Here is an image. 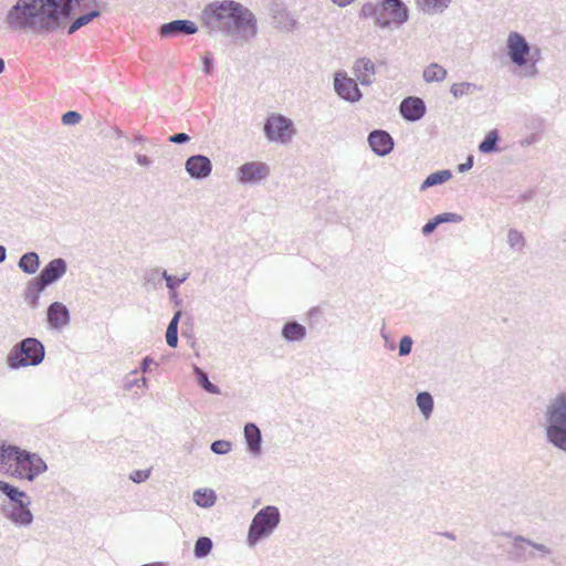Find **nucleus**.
I'll use <instances>...</instances> for the list:
<instances>
[{
	"mask_svg": "<svg viewBox=\"0 0 566 566\" xmlns=\"http://www.w3.org/2000/svg\"><path fill=\"white\" fill-rule=\"evenodd\" d=\"M83 7L97 4L96 0H18L8 11L6 23L12 31L46 35L64 28Z\"/></svg>",
	"mask_w": 566,
	"mask_h": 566,
	"instance_id": "nucleus-1",
	"label": "nucleus"
},
{
	"mask_svg": "<svg viewBox=\"0 0 566 566\" xmlns=\"http://www.w3.org/2000/svg\"><path fill=\"white\" fill-rule=\"evenodd\" d=\"M201 20L211 32H221L235 41H248L258 32L252 11L233 0L209 3L201 13Z\"/></svg>",
	"mask_w": 566,
	"mask_h": 566,
	"instance_id": "nucleus-2",
	"label": "nucleus"
},
{
	"mask_svg": "<svg viewBox=\"0 0 566 566\" xmlns=\"http://www.w3.org/2000/svg\"><path fill=\"white\" fill-rule=\"evenodd\" d=\"M544 432L548 444L566 453V392L552 398L544 412Z\"/></svg>",
	"mask_w": 566,
	"mask_h": 566,
	"instance_id": "nucleus-3",
	"label": "nucleus"
},
{
	"mask_svg": "<svg viewBox=\"0 0 566 566\" xmlns=\"http://www.w3.org/2000/svg\"><path fill=\"white\" fill-rule=\"evenodd\" d=\"M45 357L44 345L35 337H27L17 343L7 356L11 369L39 366Z\"/></svg>",
	"mask_w": 566,
	"mask_h": 566,
	"instance_id": "nucleus-4",
	"label": "nucleus"
},
{
	"mask_svg": "<svg viewBox=\"0 0 566 566\" xmlns=\"http://www.w3.org/2000/svg\"><path fill=\"white\" fill-rule=\"evenodd\" d=\"M281 522V513L274 505H266L261 509L252 518L247 542L253 547L261 541L270 537Z\"/></svg>",
	"mask_w": 566,
	"mask_h": 566,
	"instance_id": "nucleus-5",
	"label": "nucleus"
},
{
	"mask_svg": "<svg viewBox=\"0 0 566 566\" xmlns=\"http://www.w3.org/2000/svg\"><path fill=\"white\" fill-rule=\"evenodd\" d=\"M504 536L513 538L509 549L510 558L517 563H525L536 557H545L552 549L544 544L535 543L522 535H513L512 532L503 533Z\"/></svg>",
	"mask_w": 566,
	"mask_h": 566,
	"instance_id": "nucleus-6",
	"label": "nucleus"
},
{
	"mask_svg": "<svg viewBox=\"0 0 566 566\" xmlns=\"http://www.w3.org/2000/svg\"><path fill=\"white\" fill-rule=\"evenodd\" d=\"M48 470L45 461L35 452L25 449L20 450L11 476L19 480L34 481L36 476Z\"/></svg>",
	"mask_w": 566,
	"mask_h": 566,
	"instance_id": "nucleus-7",
	"label": "nucleus"
},
{
	"mask_svg": "<svg viewBox=\"0 0 566 566\" xmlns=\"http://www.w3.org/2000/svg\"><path fill=\"white\" fill-rule=\"evenodd\" d=\"M263 133L269 142L285 145L296 135V128L291 118L273 113L265 118Z\"/></svg>",
	"mask_w": 566,
	"mask_h": 566,
	"instance_id": "nucleus-8",
	"label": "nucleus"
},
{
	"mask_svg": "<svg viewBox=\"0 0 566 566\" xmlns=\"http://www.w3.org/2000/svg\"><path fill=\"white\" fill-rule=\"evenodd\" d=\"M507 56L517 67L526 66L531 54V44L516 31L510 32L506 41Z\"/></svg>",
	"mask_w": 566,
	"mask_h": 566,
	"instance_id": "nucleus-9",
	"label": "nucleus"
},
{
	"mask_svg": "<svg viewBox=\"0 0 566 566\" xmlns=\"http://www.w3.org/2000/svg\"><path fill=\"white\" fill-rule=\"evenodd\" d=\"M334 90L336 94L346 102L356 103L363 97V93L356 81L348 77L343 71H337L334 74Z\"/></svg>",
	"mask_w": 566,
	"mask_h": 566,
	"instance_id": "nucleus-10",
	"label": "nucleus"
},
{
	"mask_svg": "<svg viewBox=\"0 0 566 566\" xmlns=\"http://www.w3.org/2000/svg\"><path fill=\"white\" fill-rule=\"evenodd\" d=\"M30 503V500H25L13 505L3 504L0 506V512L15 526L28 527L34 520L33 513L29 507Z\"/></svg>",
	"mask_w": 566,
	"mask_h": 566,
	"instance_id": "nucleus-11",
	"label": "nucleus"
},
{
	"mask_svg": "<svg viewBox=\"0 0 566 566\" xmlns=\"http://www.w3.org/2000/svg\"><path fill=\"white\" fill-rule=\"evenodd\" d=\"M238 179L243 185L256 184L270 175V167L262 161H249L237 170Z\"/></svg>",
	"mask_w": 566,
	"mask_h": 566,
	"instance_id": "nucleus-12",
	"label": "nucleus"
},
{
	"mask_svg": "<svg viewBox=\"0 0 566 566\" xmlns=\"http://www.w3.org/2000/svg\"><path fill=\"white\" fill-rule=\"evenodd\" d=\"M185 169L192 179L203 180L211 175L212 163L205 155H191L185 163Z\"/></svg>",
	"mask_w": 566,
	"mask_h": 566,
	"instance_id": "nucleus-13",
	"label": "nucleus"
},
{
	"mask_svg": "<svg viewBox=\"0 0 566 566\" xmlns=\"http://www.w3.org/2000/svg\"><path fill=\"white\" fill-rule=\"evenodd\" d=\"M197 24L188 19H177L163 23L159 28V34L163 38H176L181 35H192L197 33Z\"/></svg>",
	"mask_w": 566,
	"mask_h": 566,
	"instance_id": "nucleus-14",
	"label": "nucleus"
},
{
	"mask_svg": "<svg viewBox=\"0 0 566 566\" xmlns=\"http://www.w3.org/2000/svg\"><path fill=\"white\" fill-rule=\"evenodd\" d=\"M426 104L417 96H408L403 98L399 105V113L407 122H418L426 115Z\"/></svg>",
	"mask_w": 566,
	"mask_h": 566,
	"instance_id": "nucleus-15",
	"label": "nucleus"
},
{
	"mask_svg": "<svg viewBox=\"0 0 566 566\" xmlns=\"http://www.w3.org/2000/svg\"><path fill=\"white\" fill-rule=\"evenodd\" d=\"M367 140L370 149L379 157L390 154L395 146L391 135L382 129L370 132Z\"/></svg>",
	"mask_w": 566,
	"mask_h": 566,
	"instance_id": "nucleus-16",
	"label": "nucleus"
},
{
	"mask_svg": "<svg viewBox=\"0 0 566 566\" xmlns=\"http://www.w3.org/2000/svg\"><path fill=\"white\" fill-rule=\"evenodd\" d=\"M46 322L52 329L60 331L71 322L67 306L61 302H53L46 308Z\"/></svg>",
	"mask_w": 566,
	"mask_h": 566,
	"instance_id": "nucleus-17",
	"label": "nucleus"
},
{
	"mask_svg": "<svg viewBox=\"0 0 566 566\" xmlns=\"http://www.w3.org/2000/svg\"><path fill=\"white\" fill-rule=\"evenodd\" d=\"M380 14H389L391 23L403 24L409 19V9L402 0H382L379 2Z\"/></svg>",
	"mask_w": 566,
	"mask_h": 566,
	"instance_id": "nucleus-18",
	"label": "nucleus"
},
{
	"mask_svg": "<svg viewBox=\"0 0 566 566\" xmlns=\"http://www.w3.org/2000/svg\"><path fill=\"white\" fill-rule=\"evenodd\" d=\"M67 271V263L62 258L51 260L38 274L49 285L56 283Z\"/></svg>",
	"mask_w": 566,
	"mask_h": 566,
	"instance_id": "nucleus-19",
	"label": "nucleus"
},
{
	"mask_svg": "<svg viewBox=\"0 0 566 566\" xmlns=\"http://www.w3.org/2000/svg\"><path fill=\"white\" fill-rule=\"evenodd\" d=\"M244 439L247 450L254 457L262 453V434L259 427L253 422H248L244 426Z\"/></svg>",
	"mask_w": 566,
	"mask_h": 566,
	"instance_id": "nucleus-20",
	"label": "nucleus"
},
{
	"mask_svg": "<svg viewBox=\"0 0 566 566\" xmlns=\"http://www.w3.org/2000/svg\"><path fill=\"white\" fill-rule=\"evenodd\" d=\"M50 286L46 282L42 281V279L38 275L32 279L24 291V300L32 308H38L40 305V295L41 293Z\"/></svg>",
	"mask_w": 566,
	"mask_h": 566,
	"instance_id": "nucleus-21",
	"label": "nucleus"
},
{
	"mask_svg": "<svg viewBox=\"0 0 566 566\" xmlns=\"http://www.w3.org/2000/svg\"><path fill=\"white\" fill-rule=\"evenodd\" d=\"M353 69L361 85H370L374 82L375 64L370 59H358Z\"/></svg>",
	"mask_w": 566,
	"mask_h": 566,
	"instance_id": "nucleus-22",
	"label": "nucleus"
},
{
	"mask_svg": "<svg viewBox=\"0 0 566 566\" xmlns=\"http://www.w3.org/2000/svg\"><path fill=\"white\" fill-rule=\"evenodd\" d=\"M281 337L289 343L301 342L306 337V328L297 321H287L281 329Z\"/></svg>",
	"mask_w": 566,
	"mask_h": 566,
	"instance_id": "nucleus-23",
	"label": "nucleus"
},
{
	"mask_svg": "<svg viewBox=\"0 0 566 566\" xmlns=\"http://www.w3.org/2000/svg\"><path fill=\"white\" fill-rule=\"evenodd\" d=\"M463 220V217L461 214L454 213V212H443L440 214H437L436 217L431 218L423 227H422V234L429 235L431 234L440 224L447 223V222H454L459 223Z\"/></svg>",
	"mask_w": 566,
	"mask_h": 566,
	"instance_id": "nucleus-24",
	"label": "nucleus"
},
{
	"mask_svg": "<svg viewBox=\"0 0 566 566\" xmlns=\"http://www.w3.org/2000/svg\"><path fill=\"white\" fill-rule=\"evenodd\" d=\"M359 15L363 18H375L376 25L380 28H389L391 25V20L388 19V17L380 14L379 3H364L360 9Z\"/></svg>",
	"mask_w": 566,
	"mask_h": 566,
	"instance_id": "nucleus-25",
	"label": "nucleus"
},
{
	"mask_svg": "<svg viewBox=\"0 0 566 566\" xmlns=\"http://www.w3.org/2000/svg\"><path fill=\"white\" fill-rule=\"evenodd\" d=\"M0 492L8 497L10 501L9 505L18 504L24 502L25 500H30L24 491H21L15 485L0 480Z\"/></svg>",
	"mask_w": 566,
	"mask_h": 566,
	"instance_id": "nucleus-26",
	"label": "nucleus"
},
{
	"mask_svg": "<svg viewBox=\"0 0 566 566\" xmlns=\"http://www.w3.org/2000/svg\"><path fill=\"white\" fill-rule=\"evenodd\" d=\"M39 254L34 251L22 254L18 261V268L25 274H34L40 268Z\"/></svg>",
	"mask_w": 566,
	"mask_h": 566,
	"instance_id": "nucleus-27",
	"label": "nucleus"
},
{
	"mask_svg": "<svg viewBox=\"0 0 566 566\" xmlns=\"http://www.w3.org/2000/svg\"><path fill=\"white\" fill-rule=\"evenodd\" d=\"M451 178L452 172L450 169L437 170L427 176V178L420 185V190L424 191L433 186L442 185Z\"/></svg>",
	"mask_w": 566,
	"mask_h": 566,
	"instance_id": "nucleus-28",
	"label": "nucleus"
},
{
	"mask_svg": "<svg viewBox=\"0 0 566 566\" xmlns=\"http://www.w3.org/2000/svg\"><path fill=\"white\" fill-rule=\"evenodd\" d=\"M450 2L451 0H416L418 8L429 14L443 12Z\"/></svg>",
	"mask_w": 566,
	"mask_h": 566,
	"instance_id": "nucleus-29",
	"label": "nucleus"
},
{
	"mask_svg": "<svg viewBox=\"0 0 566 566\" xmlns=\"http://www.w3.org/2000/svg\"><path fill=\"white\" fill-rule=\"evenodd\" d=\"M216 501V492L211 489H199L193 492V502L200 507H211Z\"/></svg>",
	"mask_w": 566,
	"mask_h": 566,
	"instance_id": "nucleus-30",
	"label": "nucleus"
},
{
	"mask_svg": "<svg viewBox=\"0 0 566 566\" xmlns=\"http://www.w3.org/2000/svg\"><path fill=\"white\" fill-rule=\"evenodd\" d=\"M416 403L422 416L428 419L433 412L434 401L433 397L428 391H421L416 397Z\"/></svg>",
	"mask_w": 566,
	"mask_h": 566,
	"instance_id": "nucleus-31",
	"label": "nucleus"
},
{
	"mask_svg": "<svg viewBox=\"0 0 566 566\" xmlns=\"http://www.w3.org/2000/svg\"><path fill=\"white\" fill-rule=\"evenodd\" d=\"M500 142V134L497 129L490 130L483 140L479 144V151L482 154H492L499 150L497 144Z\"/></svg>",
	"mask_w": 566,
	"mask_h": 566,
	"instance_id": "nucleus-32",
	"label": "nucleus"
},
{
	"mask_svg": "<svg viewBox=\"0 0 566 566\" xmlns=\"http://www.w3.org/2000/svg\"><path fill=\"white\" fill-rule=\"evenodd\" d=\"M193 373H195V376H196L198 385L205 391H207L209 394H212V395H219L221 392L220 388L209 380V376H208V374L203 369H201L198 366H195L193 367Z\"/></svg>",
	"mask_w": 566,
	"mask_h": 566,
	"instance_id": "nucleus-33",
	"label": "nucleus"
},
{
	"mask_svg": "<svg viewBox=\"0 0 566 566\" xmlns=\"http://www.w3.org/2000/svg\"><path fill=\"white\" fill-rule=\"evenodd\" d=\"M422 76L427 83L441 82L447 76V70L438 63H431L423 70Z\"/></svg>",
	"mask_w": 566,
	"mask_h": 566,
	"instance_id": "nucleus-34",
	"label": "nucleus"
},
{
	"mask_svg": "<svg viewBox=\"0 0 566 566\" xmlns=\"http://www.w3.org/2000/svg\"><path fill=\"white\" fill-rule=\"evenodd\" d=\"M21 448L15 444H7L3 442L0 446V465L8 464L10 461L15 463Z\"/></svg>",
	"mask_w": 566,
	"mask_h": 566,
	"instance_id": "nucleus-35",
	"label": "nucleus"
},
{
	"mask_svg": "<svg viewBox=\"0 0 566 566\" xmlns=\"http://www.w3.org/2000/svg\"><path fill=\"white\" fill-rule=\"evenodd\" d=\"M213 547V542L208 536H200L193 546V555L196 558H205L207 557Z\"/></svg>",
	"mask_w": 566,
	"mask_h": 566,
	"instance_id": "nucleus-36",
	"label": "nucleus"
},
{
	"mask_svg": "<svg viewBox=\"0 0 566 566\" xmlns=\"http://www.w3.org/2000/svg\"><path fill=\"white\" fill-rule=\"evenodd\" d=\"M476 88H478V86L474 83H470V82L454 83L450 88V93L455 98H459L463 95L473 94Z\"/></svg>",
	"mask_w": 566,
	"mask_h": 566,
	"instance_id": "nucleus-37",
	"label": "nucleus"
},
{
	"mask_svg": "<svg viewBox=\"0 0 566 566\" xmlns=\"http://www.w3.org/2000/svg\"><path fill=\"white\" fill-rule=\"evenodd\" d=\"M189 273H185L181 277L170 275L166 270H163V279L166 281V286L170 293L175 291L188 279Z\"/></svg>",
	"mask_w": 566,
	"mask_h": 566,
	"instance_id": "nucleus-38",
	"label": "nucleus"
},
{
	"mask_svg": "<svg viewBox=\"0 0 566 566\" xmlns=\"http://www.w3.org/2000/svg\"><path fill=\"white\" fill-rule=\"evenodd\" d=\"M232 449V443L229 440H216L210 444V450L218 455L228 454Z\"/></svg>",
	"mask_w": 566,
	"mask_h": 566,
	"instance_id": "nucleus-39",
	"label": "nucleus"
},
{
	"mask_svg": "<svg viewBox=\"0 0 566 566\" xmlns=\"http://www.w3.org/2000/svg\"><path fill=\"white\" fill-rule=\"evenodd\" d=\"M507 242L512 249L518 248L521 250L525 243V240H524L523 234L520 231H517L515 229H511V230H509V233H507Z\"/></svg>",
	"mask_w": 566,
	"mask_h": 566,
	"instance_id": "nucleus-40",
	"label": "nucleus"
},
{
	"mask_svg": "<svg viewBox=\"0 0 566 566\" xmlns=\"http://www.w3.org/2000/svg\"><path fill=\"white\" fill-rule=\"evenodd\" d=\"M163 279V270L160 268H154L146 271L144 275V284L156 285Z\"/></svg>",
	"mask_w": 566,
	"mask_h": 566,
	"instance_id": "nucleus-41",
	"label": "nucleus"
},
{
	"mask_svg": "<svg viewBox=\"0 0 566 566\" xmlns=\"http://www.w3.org/2000/svg\"><path fill=\"white\" fill-rule=\"evenodd\" d=\"M91 21L87 17V14H82L77 18H75L71 24L69 25L67 28V34H73L75 33L77 30H80L82 27L88 24Z\"/></svg>",
	"mask_w": 566,
	"mask_h": 566,
	"instance_id": "nucleus-42",
	"label": "nucleus"
},
{
	"mask_svg": "<svg viewBox=\"0 0 566 566\" xmlns=\"http://www.w3.org/2000/svg\"><path fill=\"white\" fill-rule=\"evenodd\" d=\"M82 120V115L75 111H67L62 115L61 122L63 125L72 126L76 125Z\"/></svg>",
	"mask_w": 566,
	"mask_h": 566,
	"instance_id": "nucleus-43",
	"label": "nucleus"
},
{
	"mask_svg": "<svg viewBox=\"0 0 566 566\" xmlns=\"http://www.w3.org/2000/svg\"><path fill=\"white\" fill-rule=\"evenodd\" d=\"M413 340L410 336L405 335L399 340V356L403 357L411 353Z\"/></svg>",
	"mask_w": 566,
	"mask_h": 566,
	"instance_id": "nucleus-44",
	"label": "nucleus"
},
{
	"mask_svg": "<svg viewBox=\"0 0 566 566\" xmlns=\"http://www.w3.org/2000/svg\"><path fill=\"white\" fill-rule=\"evenodd\" d=\"M166 343L171 348H176L178 346V329L167 327Z\"/></svg>",
	"mask_w": 566,
	"mask_h": 566,
	"instance_id": "nucleus-45",
	"label": "nucleus"
},
{
	"mask_svg": "<svg viewBox=\"0 0 566 566\" xmlns=\"http://www.w3.org/2000/svg\"><path fill=\"white\" fill-rule=\"evenodd\" d=\"M150 475V470H135L129 479L135 483H142L146 481Z\"/></svg>",
	"mask_w": 566,
	"mask_h": 566,
	"instance_id": "nucleus-46",
	"label": "nucleus"
},
{
	"mask_svg": "<svg viewBox=\"0 0 566 566\" xmlns=\"http://www.w3.org/2000/svg\"><path fill=\"white\" fill-rule=\"evenodd\" d=\"M168 140L172 144H186L190 140V136L187 133H177L169 136Z\"/></svg>",
	"mask_w": 566,
	"mask_h": 566,
	"instance_id": "nucleus-47",
	"label": "nucleus"
},
{
	"mask_svg": "<svg viewBox=\"0 0 566 566\" xmlns=\"http://www.w3.org/2000/svg\"><path fill=\"white\" fill-rule=\"evenodd\" d=\"M524 67H525V71L523 73H521L522 76L534 78L538 75V69L536 66V63L528 62L527 65Z\"/></svg>",
	"mask_w": 566,
	"mask_h": 566,
	"instance_id": "nucleus-48",
	"label": "nucleus"
},
{
	"mask_svg": "<svg viewBox=\"0 0 566 566\" xmlns=\"http://www.w3.org/2000/svg\"><path fill=\"white\" fill-rule=\"evenodd\" d=\"M473 165H474V156L469 155L464 163L459 164L457 166V169L459 172H465V171L470 170L473 167Z\"/></svg>",
	"mask_w": 566,
	"mask_h": 566,
	"instance_id": "nucleus-49",
	"label": "nucleus"
},
{
	"mask_svg": "<svg viewBox=\"0 0 566 566\" xmlns=\"http://www.w3.org/2000/svg\"><path fill=\"white\" fill-rule=\"evenodd\" d=\"M203 62V72L206 74H211L213 72V59L211 55L207 54L202 59Z\"/></svg>",
	"mask_w": 566,
	"mask_h": 566,
	"instance_id": "nucleus-50",
	"label": "nucleus"
},
{
	"mask_svg": "<svg viewBox=\"0 0 566 566\" xmlns=\"http://www.w3.org/2000/svg\"><path fill=\"white\" fill-rule=\"evenodd\" d=\"M151 364L157 365V363H155V360L150 356H146L143 358L139 368L143 373H147Z\"/></svg>",
	"mask_w": 566,
	"mask_h": 566,
	"instance_id": "nucleus-51",
	"label": "nucleus"
},
{
	"mask_svg": "<svg viewBox=\"0 0 566 566\" xmlns=\"http://www.w3.org/2000/svg\"><path fill=\"white\" fill-rule=\"evenodd\" d=\"M541 60V49L531 46V54L528 55V62L537 63Z\"/></svg>",
	"mask_w": 566,
	"mask_h": 566,
	"instance_id": "nucleus-52",
	"label": "nucleus"
},
{
	"mask_svg": "<svg viewBox=\"0 0 566 566\" xmlns=\"http://www.w3.org/2000/svg\"><path fill=\"white\" fill-rule=\"evenodd\" d=\"M181 315H182V312H181L180 310H179V311H177V312L174 314V316H172V318L170 319V322H169V324H168V326H167V327H169V328H174V329H178V324H179V321H180Z\"/></svg>",
	"mask_w": 566,
	"mask_h": 566,
	"instance_id": "nucleus-53",
	"label": "nucleus"
},
{
	"mask_svg": "<svg viewBox=\"0 0 566 566\" xmlns=\"http://www.w3.org/2000/svg\"><path fill=\"white\" fill-rule=\"evenodd\" d=\"M136 161L143 167H148L150 165V159L146 155H136Z\"/></svg>",
	"mask_w": 566,
	"mask_h": 566,
	"instance_id": "nucleus-54",
	"label": "nucleus"
},
{
	"mask_svg": "<svg viewBox=\"0 0 566 566\" xmlns=\"http://www.w3.org/2000/svg\"><path fill=\"white\" fill-rule=\"evenodd\" d=\"M537 142V134H531L524 140L521 142L522 146H530Z\"/></svg>",
	"mask_w": 566,
	"mask_h": 566,
	"instance_id": "nucleus-55",
	"label": "nucleus"
},
{
	"mask_svg": "<svg viewBox=\"0 0 566 566\" xmlns=\"http://www.w3.org/2000/svg\"><path fill=\"white\" fill-rule=\"evenodd\" d=\"M381 336L382 338L385 339V346L389 349V350H394L396 348L395 344L392 342H390L388 339V336L387 334L385 333L384 328L381 329Z\"/></svg>",
	"mask_w": 566,
	"mask_h": 566,
	"instance_id": "nucleus-56",
	"label": "nucleus"
},
{
	"mask_svg": "<svg viewBox=\"0 0 566 566\" xmlns=\"http://www.w3.org/2000/svg\"><path fill=\"white\" fill-rule=\"evenodd\" d=\"M147 385V378L146 377H142L139 379H136L132 382V386H137V387H146Z\"/></svg>",
	"mask_w": 566,
	"mask_h": 566,
	"instance_id": "nucleus-57",
	"label": "nucleus"
},
{
	"mask_svg": "<svg viewBox=\"0 0 566 566\" xmlns=\"http://www.w3.org/2000/svg\"><path fill=\"white\" fill-rule=\"evenodd\" d=\"M90 21H93L95 18H98L101 15V11L97 9H93L90 12L86 13Z\"/></svg>",
	"mask_w": 566,
	"mask_h": 566,
	"instance_id": "nucleus-58",
	"label": "nucleus"
},
{
	"mask_svg": "<svg viewBox=\"0 0 566 566\" xmlns=\"http://www.w3.org/2000/svg\"><path fill=\"white\" fill-rule=\"evenodd\" d=\"M354 0H332L333 3L337 4L338 7H346L350 4Z\"/></svg>",
	"mask_w": 566,
	"mask_h": 566,
	"instance_id": "nucleus-59",
	"label": "nucleus"
},
{
	"mask_svg": "<svg viewBox=\"0 0 566 566\" xmlns=\"http://www.w3.org/2000/svg\"><path fill=\"white\" fill-rule=\"evenodd\" d=\"M7 259V249L4 245L0 244V263H2Z\"/></svg>",
	"mask_w": 566,
	"mask_h": 566,
	"instance_id": "nucleus-60",
	"label": "nucleus"
},
{
	"mask_svg": "<svg viewBox=\"0 0 566 566\" xmlns=\"http://www.w3.org/2000/svg\"><path fill=\"white\" fill-rule=\"evenodd\" d=\"M145 142H146V138L143 135H140V134L136 135L135 138H134V143L142 144V143H145Z\"/></svg>",
	"mask_w": 566,
	"mask_h": 566,
	"instance_id": "nucleus-61",
	"label": "nucleus"
},
{
	"mask_svg": "<svg viewBox=\"0 0 566 566\" xmlns=\"http://www.w3.org/2000/svg\"><path fill=\"white\" fill-rule=\"evenodd\" d=\"M441 535L447 537V538H449V539H451V541L455 539V535L453 533H451V532H443Z\"/></svg>",
	"mask_w": 566,
	"mask_h": 566,
	"instance_id": "nucleus-62",
	"label": "nucleus"
},
{
	"mask_svg": "<svg viewBox=\"0 0 566 566\" xmlns=\"http://www.w3.org/2000/svg\"><path fill=\"white\" fill-rule=\"evenodd\" d=\"M4 69H6L4 60L2 57H0V74L3 73Z\"/></svg>",
	"mask_w": 566,
	"mask_h": 566,
	"instance_id": "nucleus-63",
	"label": "nucleus"
},
{
	"mask_svg": "<svg viewBox=\"0 0 566 566\" xmlns=\"http://www.w3.org/2000/svg\"><path fill=\"white\" fill-rule=\"evenodd\" d=\"M142 566H164L161 563H149V564H144Z\"/></svg>",
	"mask_w": 566,
	"mask_h": 566,
	"instance_id": "nucleus-64",
	"label": "nucleus"
}]
</instances>
